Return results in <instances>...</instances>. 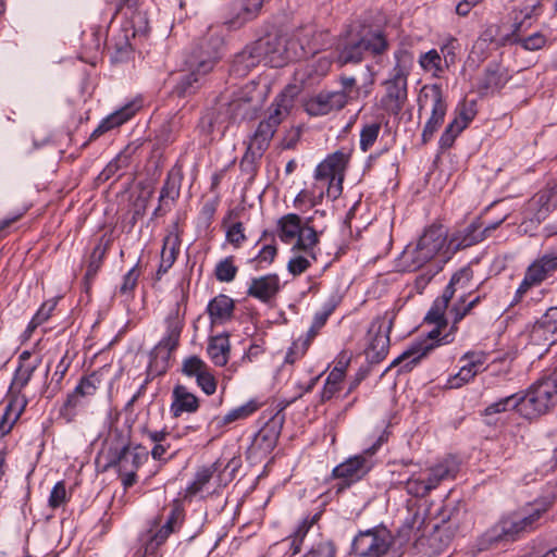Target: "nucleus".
I'll use <instances>...</instances> for the list:
<instances>
[{
	"instance_id": "nucleus-60",
	"label": "nucleus",
	"mask_w": 557,
	"mask_h": 557,
	"mask_svg": "<svg viewBox=\"0 0 557 557\" xmlns=\"http://www.w3.org/2000/svg\"><path fill=\"white\" fill-rule=\"evenodd\" d=\"M335 546L329 540H321L314 544L306 557H335Z\"/></svg>"
},
{
	"instance_id": "nucleus-3",
	"label": "nucleus",
	"mask_w": 557,
	"mask_h": 557,
	"mask_svg": "<svg viewBox=\"0 0 557 557\" xmlns=\"http://www.w3.org/2000/svg\"><path fill=\"white\" fill-rule=\"evenodd\" d=\"M387 48L388 42L381 32H367L363 35L347 32L337 46L336 63L339 66L359 63L366 51L379 55L384 53Z\"/></svg>"
},
{
	"instance_id": "nucleus-23",
	"label": "nucleus",
	"mask_w": 557,
	"mask_h": 557,
	"mask_svg": "<svg viewBox=\"0 0 557 557\" xmlns=\"http://www.w3.org/2000/svg\"><path fill=\"white\" fill-rule=\"evenodd\" d=\"M276 128L265 121H260L255 133L250 136L247 151L244 159H260L270 146V143L276 133Z\"/></svg>"
},
{
	"instance_id": "nucleus-19",
	"label": "nucleus",
	"mask_w": 557,
	"mask_h": 557,
	"mask_svg": "<svg viewBox=\"0 0 557 557\" xmlns=\"http://www.w3.org/2000/svg\"><path fill=\"white\" fill-rule=\"evenodd\" d=\"M344 92L322 90L305 102V111L311 116L326 115L346 107Z\"/></svg>"
},
{
	"instance_id": "nucleus-22",
	"label": "nucleus",
	"mask_w": 557,
	"mask_h": 557,
	"mask_svg": "<svg viewBox=\"0 0 557 557\" xmlns=\"http://www.w3.org/2000/svg\"><path fill=\"white\" fill-rule=\"evenodd\" d=\"M181 237L178 234V226L174 224L172 230L163 238L161 249V260L157 270V278L160 280L175 263L180 253Z\"/></svg>"
},
{
	"instance_id": "nucleus-53",
	"label": "nucleus",
	"mask_w": 557,
	"mask_h": 557,
	"mask_svg": "<svg viewBox=\"0 0 557 557\" xmlns=\"http://www.w3.org/2000/svg\"><path fill=\"white\" fill-rule=\"evenodd\" d=\"M344 377L338 370L329 373L322 391V400H330L341 391Z\"/></svg>"
},
{
	"instance_id": "nucleus-21",
	"label": "nucleus",
	"mask_w": 557,
	"mask_h": 557,
	"mask_svg": "<svg viewBox=\"0 0 557 557\" xmlns=\"http://www.w3.org/2000/svg\"><path fill=\"white\" fill-rule=\"evenodd\" d=\"M557 335V307H550L534 323L530 332L531 342L535 345H550Z\"/></svg>"
},
{
	"instance_id": "nucleus-43",
	"label": "nucleus",
	"mask_w": 557,
	"mask_h": 557,
	"mask_svg": "<svg viewBox=\"0 0 557 557\" xmlns=\"http://www.w3.org/2000/svg\"><path fill=\"white\" fill-rule=\"evenodd\" d=\"M482 226L483 223L481 222H472L468 225L456 238L458 240L456 247L458 249H463L483 240L485 237L484 232H482Z\"/></svg>"
},
{
	"instance_id": "nucleus-26",
	"label": "nucleus",
	"mask_w": 557,
	"mask_h": 557,
	"mask_svg": "<svg viewBox=\"0 0 557 557\" xmlns=\"http://www.w3.org/2000/svg\"><path fill=\"white\" fill-rule=\"evenodd\" d=\"M280 278L276 274H268L251 280L247 295L262 302H270L280 292Z\"/></svg>"
},
{
	"instance_id": "nucleus-17",
	"label": "nucleus",
	"mask_w": 557,
	"mask_h": 557,
	"mask_svg": "<svg viewBox=\"0 0 557 557\" xmlns=\"http://www.w3.org/2000/svg\"><path fill=\"white\" fill-rule=\"evenodd\" d=\"M269 42L260 39L247 45L238 52L231 65V73L237 77H245L264 59L268 53Z\"/></svg>"
},
{
	"instance_id": "nucleus-64",
	"label": "nucleus",
	"mask_w": 557,
	"mask_h": 557,
	"mask_svg": "<svg viewBox=\"0 0 557 557\" xmlns=\"http://www.w3.org/2000/svg\"><path fill=\"white\" fill-rule=\"evenodd\" d=\"M140 272L138 270V265L133 267L123 277V283L120 286L121 295H129L133 293L135 287L137 286V282L139 278Z\"/></svg>"
},
{
	"instance_id": "nucleus-59",
	"label": "nucleus",
	"mask_w": 557,
	"mask_h": 557,
	"mask_svg": "<svg viewBox=\"0 0 557 557\" xmlns=\"http://www.w3.org/2000/svg\"><path fill=\"white\" fill-rule=\"evenodd\" d=\"M499 30L500 27L498 25H490L482 33L481 39L490 44H495L496 46H504L507 41H510L511 34L507 36H499Z\"/></svg>"
},
{
	"instance_id": "nucleus-45",
	"label": "nucleus",
	"mask_w": 557,
	"mask_h": 557,
	"mask_svg": "<svg viewBox=\"0 0 557 557\" xmlns=\"http://www.w3.org/2000/svg\"><path fill=\"white\" fill-rule=\"evenodd\" d=\"M522 404L521 394H512L510 396H506L498 401H495L487 406L484 410L486 416L505 412L508 410H516L520 414V405Z\"/></svg>"
},
{
	"instance_id": "nucleus-56",
	"label": "nucleus",
	"mask_w": 557,
	"mask_h": 557,
	"mask_svg": "<svg viewBox=\"0 0 557 557\" xmlns=\"http://www.w3.org/2000/svg\"><path fill=\"white\" fill-rule=\"evenodd\" d=\"M70 500V495L67 494L65 482L59 481L54 484L51 490L48 505L52 509H57L63 505H65Z\"/></svg>"
},
{
	"instance_id": "nucleus-9",
	"label": "nucleus",
	"mask_w": 557,
	"mask_h": 557,
	"mask_svg": "<svg viewBox=\"0 0 557 557\" xmlns=\"http://www.w3.org/2000/svg\"><path fill=\"white\" fill-rule=\"evenodd\" d=\"M557 272V250H550L535 258L525 269L523 280L516 290L518 302L533 287L552 278Z\"/></svg>"
},
{
	"instance_id": "nucleus-7",
	"label": "nucleus",
	"mask_w": 557,
	"mask_h": 557,
	"mask_svg": "<svg viewBox=\"0 0 557 557\" xmlns=\"http://www.w3.org/2000/svg\"><path fill=\"white\" fill-rule=\"evenodd\" d=\"M223 39L219 36H210L205 39L200 49L206 51V58L198 62L197 70L184 75L173 89V94L177 97H187L195 94L199 87V75L209 73L218 60L221 58V49Z\"/></svg>"
},
{
	"instance_id": "nucleus-6",
	"label": "nucleus",
	"mask_w": 557,
	"mask_h": 557,
	"mask_svg": "<svg viewBox=\"0 0 557 557\" xmlns=\"http://www.w3.org/2000/svg\"><path fill=\"white\" fill-rule=\"evenodd\" d=\"M457 472V465L453 460L445 459L432 467L413 472L407 479L405 490L412 497L424 498L442 482L454 479Z\"/></svg>"
},
{
	"instance_id": "nucleus-37",
	"label": "nucleus",
	"mask_w": 557,
	"mask_h": 557,
	"mask_svg": "<svg viewBox=\"0 0 557 557\" xmlns=\"http://www.w3.org/2000/svg\"><path fill=\"white\" fill-rule=\"evenodd\" d=\"M177 520L178 511L172 510L166 522L150 537L149 543L146 545L145 554L154 553V550L168 540L170 534L174 532Z\"/></svg>"
},
{
	"instance_id": "nucleus-52",
	"label": "nucleus",
	"mask_w": 557,
	"mask_h": 557,
	"mask_svg": "<svg viewBox=\"0 0 557 557\" xmlns=\"http://www.w3.org/2000/svg\"><path fill=\"white\" fill-rule=\"evenodd\" d=\"M381 132L380 122L364 124L360 132V149L367 152L376 141Z\"/></svg>"
},
{
	"instance_id": "nucleus-47",
	"label": "nucleus",
	"mask_w": 557,
	"mask_h": 557,
	"mask_svg": "<svg viewBox=\"0 0 557 557\" xmlns=\"http://www.w3.org/2000/svg\"><path fill=\"white\" fill-rule=\"evenodd\" d=\"M238 272L237 265H235V258L228 256L220 260L214 268V276L219 282L230 283L232 282Z\"/></svg>"
},
{
	"instance_id": "nucleus-24",
	"label": "nucleus",
	"mask_w": 557,
	"mask_h": 557,
	"mask_svg": "<svg viewBox=\"0 0 557 557\" xmlns=\"http://www.w3.org/2000/svg\"><path fill=\"white\" fill-rule=\"evenodd\" d=\"M148 454L140 445L131 448L123 446L116 456L107 465V467H116L117 472L137 471L147 460Z\"/></svg>"
},
{
	"instance_id": "nucleus-48",
	"label": "nucleus",
	"mask_w": 557,
	"mask_h": 557,
	"mask_svg": "<svg viewBox=\"0 0 557 557\" xmlns=\"http://www.w3.org/2000/svg\"><path fill=\"white\" fill-rule=\"evenodd\" d=\"M312 218H309L305 225L301 226L300 233L296 238L295 248L308 250L318 243V232L311 225Z\"/></svg>"
},
{
	"instance_id": "nucleus-33",
	"label": "nucleus",
	"mask_w": 557,
	"mask_h": 557,
	"mask_svg": "<svg viewBox=\"0 0 557 557\" xmlns=\"http://www.w3.org/2000/svg\"><path fill=\"white\" fill-rule=\"evenodd\" d=\"M293 108V97L282 92L268 108V116L263 119V121L268 122L271 124V126L277 129L278 125L290 114Z\"/></svg>"
},
{
	"instance_id": "nucleus-29",
	"label": "nucleus",
	"mask_w": 557,
	"mask_h": 557,
	"mask_svg": "<svg viewBox=\"0 0 557 557\" xmlns=\"http://www.w3.org/2000/svg\"><path fill=\"white\" fill-rule=\"evenodd\" d=\"M40 358L25 350L18 357V367L15 371L12 388L23 389L30 381L34 372L40 364Z\"/></svg>"
},
{
	"instance_id": "nucleus-58",
	"label": "nucleus",
	"mask_w": 557,
	"mask_h": 557,
	"mask_svg": "<svg viewBox=\"0 0 557 557\" xmlns=\"http://www.w3.org/2000/svg\"><path fill=\"white\" fill-rule=\"evenodd\" d=\"M339 83L342 85V89L335 91L345 94L346 103L358 97L359 88L357 87V79L354 76L341 75Z\"/></svg>"
},
{
	"instance_id": "nucleus-55",
	"label": "nucleus",
	"mask_w": 557,
	"mask_h": 557,
	"mask_svg": "<svg viewBox=\"0 0 557 557\" xmlns=\"http://www.w3.org/2000/svg\"><path fill=\"white\" fill-rule=\"evenodd\" d=\"M311 341L312 339L307 336L304 339L299 338V339L293 342L292 346L289 347V349L285 356V362L293 364L297 360L302 358L306 355Z\"/></svg>"
},
{
	"instance_id": "nucleus-40",
	"label": "nucleus",
	"mask_w": 557,
	"mask_h": 557,
	"mask_svg": "<svg viewBox=\"0 0 557 557\" xmlns=\"http://www.w3.org/2000/svg\"><path fill=\"white\" fill-rule=\"evenodd\" d=\"M109 243H103L102 239L95 246L92 252L90 255V260L85 273V283L87 286L91 283V281L96 277L99 269L102 265L103 258L108 251Z\"/></svg>"
},
{
	"instance_id": "nucleus-15",
	"label": "nucleus",
	"mask_w": 557,
	"mask_h": 557,
	"mask_svg": "<svg viewBox=\"0 0 557 557\" xmlns=\"http://www.w3.org/2000/svg\"><path fill=\"white\" fill-rule=\"evenodd\" d=\"M379 445L380 442L369 449H366L362 454L350 457L336 466L332 471L333 478L341 479L343 481V487H348L362 480L373 468L371 458L375 454Z\"/></svg>"
},
{
	"instance_id": "nucleus-2",
	"label": "nucleus",
	"mask_w": 557,
	"mask_h": 557,
	"mask_svg": "<svg viewBox=\"0 0 557 557\" xmlns=\"http://www.w3.org/2000/svg\"><path fill=\"white\" fill-rule=\"evenodd\" d=\"M485 298V295H473L472 292L459 294L457 299L449 308V314L453 317L450 332L438 339L436 344L418 343L405 350L396 358L392 366L406 362L405 371H410L423 357H425L435 346L440 344H449L453 341V334L458 330V323L472 313V310Z\"/></svg>"
},
{
	"instance_id": "nucleus-28",
	"label": "nucleus",
	"mask_w": 557,
	"mask_h": 557,
	"mask_svg": "<svg viewBox=\"0 0 557 557\" xmlns=\"http://www.w3.org/2000/svg\"><path fill=\"white\" fill-rule=\"evenodd\" d=\"M234 310V300L224 294H220L210 300L207 308L212 325H222L231 321Z\"/></svg>"
},
{
	"instance_id": "nucleus-30",
	"label": "nucleus",
	"mask_w": 557,
	"mask_h": 557,
	"mask_svg": "<svg viewBox=\"0 0 557 557\" xmlns=\"http://www.w3.org/2000/svg\"><path fill=\"white\" fill-rule=\"evenodd\" d=\"M125 16L126 21L124 24V28L126 32V46H128V33L133 38L136 37H145L149 33V21L146 12L140 11L137 7L132 8L127 11L122 12Z\"/></svg>"
},
{
	"instance_id": "nucleus-44",
	"label": "nucleus",
	"mask_w": 557,
	"mask_h": 557,
	"mask_svg": "<svg viewBox=\"0 0 557 557\" xmlns=\"http://www.w3.org/2000/svg\"><path fill=\"white\" fill-rule=\"evenodd\" d=\"M220 461L213 462L209 467L199 469L195 475V480L188 485L187 493L189 495H196L199 493L211 480L213 474L220 470Z\"/></svg>"
},
{
	"instance_id": "nucleus-34",
	"label": "nucleus",
	"mask_w": 557,
	"mask_h": 557,
	"mask_svg": "<svg viewBox=\"0 0 557 557\" xmlns=\"http://www.w3.org/2000/svg\"><path fill=\"white\" fill-rule=\"evenodd\" d=\"M301 219L296 213H288L277 222V234L282 242L290 244L296 240L301 228Z\"/></svg>"
},
{
	"instance_id": "nucleus-1",
	"label": "nucleus",
	"mask_w": 557,
	"mask_h": 557,
	"mask_svg": "<svg viewBox=\"0 0 557 557\" xmlns=\"http://www.w3.org/2000/svg\"><path fill=\"white\" fill-rule=\"evenodd\" d=\"M351 153L344 149L329 154L314 170L315 185L312 190L302 189L295 198V206L308 205L314 207L326 195L335 200L343 193V182L348 168Z\"/></svg>"
},
{
	"instance_id": "nucleus-18",
	"label": "nucleus",
	"mask_w": 557,
	"mask_h": 557,
	"mask_svg": "<svg viewBox=\"0 0 557 557\" xmlns=\"http://www.w3.org/2000/svg\"><path fill=\"white\" fill-rule=\"evenodd\" d=\"M294 38L300 46L301 57L314 55L330 42L329 32L319 29L314 24L298 27L294 33Z\"/></svg>"
},
{
	"instance_id": "nucleus-42",
	"label": "nucleus",
	"mask_w": 557,
	"mask_h": 557,
	"mask_svg": "<svg viewBox=\"0 0 557 557\" xmlns=\"http://www.w3.org/2000/svg\"><path fill=\"white\" fill-rule=\"evenodd\" d=\"M419 63L423 70L432 72L435 77H441L447 69L441 53L436 49H431L430 51L421 54Z\"/></svg>"
},
{
	"instance_id": "nucleus-27",
	"label": "nucleus",
	"mask_w": 557,
	"mask_h": 557,
	"mask_svg": "<svg viewBox=\"0 0 557 557\" xmlns=\"http://www.w3.org/2000/svg\"><path fill=\"white\" fill-rule=\"evenodd\" d=\"M138 109L139 106H137L135 102H129L124 107L120 108L119 110L114 111L100 122V124L90 134L89 140H96L104 133L121 126L129 119H132L136 114Z\"/></svg>"
},
{
	"instance_id": "nucleus-39",
	"label": "nucleus",
	"mask_w": 557,
	"mask_h": 557,
	"mask_svg": "<svg viewBox=\"0 0 557 557\" xmlns=\"http://www.w3.org/2000/svg\"><path fill=\"white\" fill-rule=\"evenodd\" d=\"M550 502L536 500L522 507L519 509V511L533 528V530H536L541 525V520L543 519L544 515L550 509Z\"/></svg>"
},
{
	"instance_id": "nucleus-8",
	"label": "nucleus",
	"mask_w": 557,
	"mask_h": 557,
	"mask_svg": "<svg viewBox=\"0 0 557 557\" xmlns=\"http://www.w3.org/2000/svg\"><path fill=\"white\" fill-rule=\"evenodd\" d=\"M472 278L473 270L469 265L456 271L451 275L448 285L443 290V294L434 300L431 309L425 315V322L440 323V325L446 324L445 313L449 307L450 300L458 292L459 294L468 293L467 289Z\"/></svg>"
},
{
	"instance_id": "nucleus-54",
	"label": "nucleus",
	"mask_w": 557,
	"mask_h": 557,
	"mask_svg": "<svg viewBox=\"0 0 557 557\" xmlns=\"http://www.w3.org/2000/svg\"><path fill=\"white\" fill-rule=\"evenodd\" d=\"M209 367L198 356H189L182 362V373L188 377L197 379Z\"/></svg>"
},
{
	"instance_id": "nucleus-11",
	"label": "nucleus",
	"mask_w": 557,
	"mask_h": 557,
	"mask_svg": "<svg viewBox=\"0 0 557 557\" xmlns=\"http://www.w3.org/2000/svg\"><path fill=\"white\" fill-rule=\"evenodd\" d=\"M430 104L432 107V113L422 132L423 144L431 140L434 133L443 124L446 114L447 106L444 100L442 87L437 84L426 85L420 91L419 110Z\"/></svg>"
},
{
	"instance_id": "nucleus-62",
	"label": "nucleus",
	"mask_w": 557,
	"mask_h": 557,
	"mask_svg": "<svg viewBox=\"0 0 557 557\" xmlns=\"http://www.w3.org/2000/svg\"><path fill=\"white\" fill-rule=\"evenodd\" d=\"M485 360L486 355L484 352H467L461 358V361H467L462 367L475 371V375L484 370L483 364Z\"/></svg>"
},
{
	"instance_id": "nucleus-38",
	"label": "nucleus",
	"mask_w": 557,
	"mask_h": 557,
	"mask_svg": "<svg viewBox=\"0 0 557 557\" xmlns=\"http://www.w3.org/2000/svg\"><path fill=\"white\" fill-rule=\"evenodd\" d=\"M182 176L180 173L169 172L160 190L159 202L165 206L173 205L181 195Z\"/></svg>"
},
{
	"instance_id": "nucleus-46",
	"label": "nucleus",
	"mask_w": 557,
	"mask_h": 557,
	"mask_svg": "<svg viewBox=\"0 0 557 557\" xmlns=\"http://www.w3.org/2000/svg\"><path fill=\"white\" fill-rule=\"evenodd\" d=\"M470 121L471 116L466 117L462 123L459 122V119H455L450 122L440 138L441 149H449L454 145L457 136L467 127Z\"/></svg>"
},
{
	"instance_id": "nucleus-10",
	"label": "nucleus",
	"mask_w": 557,
	"mask_h": 557,
	"mask_svg": "<svg viewBox=\"0 0 557 557\" xmlns=\"http://www.w3.org/2000/svg\"><path fill=\"white\" fill-rule=\"evenodd\" d=\"M446 234L442 226H432L428 228L419 238L416 248L406 251L405 256L409 259L408 267L414 271L429 263L444 247Z\"/></svg>"
},
{
	"instance_id": "nucleus-49",
	"label": "nucleus",
	"mask_w": 557,
	"mask_h": 557,
	"mask_svg": "<svg viewBox=\"0 0 557 557\" xmlns=\"http://www.w3.org/2000/svg\"><path fill=\"white\" fill-rule=\"evenodd\" d=\"M82 397L75 389L70 393L64 401L63 406L60 409V416L67 423L73 422L77 416V408L83 405Z\"/></svg>"
},
{
	"instance_id": "nucleus-35",
	"label": "nucleus",
	"mask_w": 557,
	"mask_h": 557,
	"mask_svg": "<svg viewBox=\"0 0 557 557\" xmlns=\"http://www.w3.org/2000/svg\"><path fill=\"white\" fill-rule=\"evenodd\" d=\"M260 405L257 400H249L246 404L232 409L223 417H215L212 423L216 424L218 428H223L238 420H244L255 413L259 409Z\"/></svg>"
},
{
	"instance_id": "nucleus-61",
	"label": "nucleus",
	"mask_w": 557,
	"mask_h": 557,
	"mask_svg": "<svg viewBox=\"0 0 557 557\" xmlns=\"http://www.w3.org/2000/svg\"><path fill=\"white\" fill-rule=\"evenodd\" d=\"M441 269L438 264L425 268L414 280L416 289L421 294Z\"/></svg>"
},
{
	"instance_id": "nucleus-16",
	"label": "nucleus",
	"mask_w": 557,
	"mask_h": 557,
	"mask_svg": "<svg viewBox=\"0 0 557 557\" xmlns=\"http://www.w3.org/2000/svg\"><path fill=\"white\" fill-rule=\"evenodd\" d=\"M534 531L519 510L504 516L487 532L488 542L516 541L523 533Z\"/></svg>"
},
{
	"instance_id": "nucleus-14",
	"label": "nucleus",
	"mask_w": 557,
	"mask_h": 557,
	"mask_svg": "<svg viewBox=\"0 0 557 557\" xmlns=\"http://www.w3.org/2000/svg\"><path fill=\"white\" fill-rule=\"evenodd\" d=\"M285 416L276 412L253 436L247 454L249 458H264L276 447Z\"/></svg>"
},
{
	"instance_id": "nucleus-20",
	"label": "nucleus",
	"mask_w": 557,
	"mask_h": 557,
	"mask_svg": "<svg viewBox=\"0 0 557 557\" xmlns=\"http://www.w3.org/2000/svg\"><path fill=\"white\" fill-rule=\"evenodd\" d=\"M389 331L391 322L385 323L384 319H377L370 327L369 335L371 337L367 349V357L371 362L382 361L389 348Z\"/></svg>"
},
{
	"instance_id": "nucleus-50",
	"label": "nucleus",
	"mask_w": 557,
	"mask_h": 557,
	"mask_svg": "<svg viewBox=\"0 0 557 557\" xmlns=\"http://www.w3.org/2000/svg\"><path fill=\"white\" fill-rule=\"evenodd\" d=\"M101 384V375L98 372H92L83 376L75 391L84 398L91 397L96 394Z\"/></svg>"
},
{
	"instance_id": "nucleus-31",
	"label": "nucleus",
	"mask_w": 557,
	"mask_h": 557,
	"mask_svg": "<svg viewBox=\"0 0 557 557\" xmlns=\"http://www.w3.org/2000/svg\"><path fill=\"white\" fill-rule=\"evenodd\" d=\"M509 78L507 69L498 63H492L480 78L479 88L484 92H494L503 88Z\"/></svg>"
},
{
	"instance_id": "nucleus-5",
	"label": "nucleus",
	"mask_w": 557,
	"mask_h": 557,
	"mask_svg": "<svg viewBox=\"0 0 557 557\" xmlns=\"http://www.w3.org/2000/svg\"><path fill=\"white\" fill-rule=\"evenodd\" d=\"M165 326L164 336L150 352L148 374L151 376H159L168 371L171 355L180 345L184 321L180 317L178 310L169 313Z\"/></svg>"
},
{
	"instance_id": "nucleus-51",
	"label": "nucleus",
	"mask_w": 557,
	"mask_h": 557,
	"mask_svg": "<svg viewBox=\"0 0 557 557\" xmlns=\"http://www.w3.org/2000/svg\"><path fill=\"white\" fill-rule=\"evenodd\" d=\"M318 515L313 516L311 519H305L296 529V531L289 536L287 540L289 542L292 548V555H296L300 552V546L306 537L309 529L317 521Z\"/></svg>"
},
{
	"instance_id": "nucleus-12",
	"label": "nucleus",
	"mask_w": 557,
	"mask_h": 557,
	"mask_svg": "<svg viewBox=\"0 0 557 557\" xmlns=\"http://www.w3.org/2000/svg\"><path fill=\"white\" fill-rule=\"evenodd\" d=\"M407 76L405 70L396 64L392 76L383 83L385 92L380 99V108L389 115H398L408 100Z\"/></svg>"
},
{
	"instance_id": "nucleus-4",
	"label": "nucleus",
	"mask_w": 557,
	"mask_h": 557,
	"mask_svg": "<svg viewBox=\"0 0 557 557\" xmlns=\"http://www.w3.org/2000/svg\"><path fill=\"white\" fill-rule=\"evenodd\" d=\"M520 416L532 420L547 413L557 404V370L543 375L525 393H520Z\"/></svg>"
},
{
	"instance_id": "nucleus-57",
	"label": "nucleus",
	"mask_w": 557,
	"mask_h": 557,
	"mask_svg": "<svg viewBox=\"0 0 557 557\" xmlns=\"http://www.w3.org/2000/svg\"><path fill=\"white\" fill-rule=\"evenodd\" d=\"M225 238L234 248H239L247 239L244 224L242 222H235L227 226Z\"/></svg>"
},
{
	"instance_id": "nucleus-36",
	"label": "nucleus",
	"mask_w": 557,
	"mask_h": 557,
	"mask_svg": "<svg viewBox=\"0 0 557 557\" xmlns=\"http://www.w3.org/2000/svg\"><path fill=\"white\" fill-rule=\"evenodd\" d=\"M339 304V297L332 295L323 305L321 310L315 312L312 324L307 333V336L311 339L315 337L319 331L325 325L330 315L334 312Z\"/></svg>"
},
{
	"instance_id": "nucleus-13",
	"label": "nucleus",
	"mask_w": 557,
	"mask_h": 557,
	"mask_svg": "<svg viewBox=\"0 0 557 557\" xmlns=\"http://www.w3.org/2000/svg\"><path fill=\"white\" fill-rule=\"evenodd\" d=\"M393 544V536L386 528H374L359 532L351 549L360 557H381L385 555Z\"/></svg>"
},
{
	"instance_id": "nucleus-41",
	"label": "nucleus",
	"mask_w": 557,
	"mask_h": 557,
	"mask_svg": "<svg viewBox=\"0 0 557 557\" xmlns=\"http://www.w3.org/2000/svg\"><path fill=\"white\" fill-rule=\"evenodd\" d=\"M521 24H516L515 28L511 33L510 42L520 45L523 50L527 51H536L545 47L547 42V38L542 33H534L525 38H521L518 36V32L520 30Z\"/></svg>"
},
{
	"instance_id": "nucleus-25",
	"label": "nucleus",
	"mask_w": 557,
	"mask_h": 557,
	"mask_svg": "<svg viewBox=\"0 0 557 557\" xmlns=\"http://www.w3.org/2000/svg\"><path fill=\"white\" fill-rule=\"evenodd\" d=\"M198 397L190 393L182 384H176L172 391V403L170 412L173 418H180L183 413H195L199 409Z\"/></svg>"
},
{
	"instance_id": "nucleus-32",
	"label": "nucleus",
	"mask_w": 557,
	"mask_h": 557,
	"mask_svg": "<svg viewBox=\"0 0 557 557\" xmlns=\"http://www.w3.org/2000/svg\"><path fill=\"white\" fill-rule=\"evenodd\" d=\"M207 352L216 367L226 366L231 354L230 335L223 333L211 336L208 342Z\"/></svg>"
},
{
	"instance_id": "nucleus-63",
	"label": "nucleus",
	"mask_w": 557,
	"mask_h": 557,
	"mask_svg": "<svg viewBox=\"0 0 557 557\" xmlns=\"http://www.w3.org/2000/svg\"><path fill=\"white\" fill-rule=\"evenodd\" d=\"M197 385L207 395H213L216 391L218 382L210 368L205 370L197 379Z\"/></svg>"
}]
</instances>
